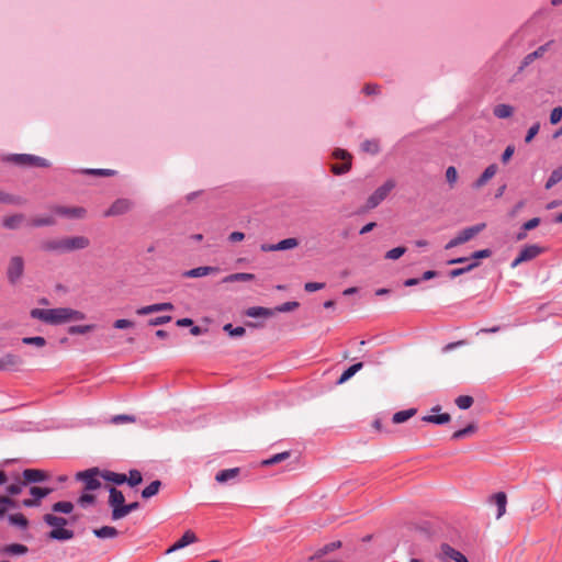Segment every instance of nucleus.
Returning <instances> with one entry per match:
<instances>
[{"mask_svg":"<svg viewBox=\"0 0 562 562\" xmlns=\"http://www.w3.org/2000/svg\"><path fill=\"white\" fill-rule=\"evenodd\" d=\"M31 316L52 325L64 324L71 321H82L86 318L82 312L68 307L47 310L34 308L31 311Z\"/></svg>","mask_w":562,"mask_h":562,"instance_id":"nucleus-1","label":"nucleus"},{"mask_svg":"<svg viewBox=\"0 0 562 562\" xmlns=\"http://www.w3.org/2000/svg\"><path fill=\"white\" fill-rule=\"evenodd\" d=\"M43 520L48 525L54 527V529L48 533V537L54 540H70L74 538V531L69 529H65L64 526L67 525V519L60 516H55L53 514H45L43 516Z\"/></svg>","mask_w":562,"mask_h":562,"instance_id":"nucleus-2","label":"nucleus"},{"mask_svg":"<svg viewBox=\"0 0 562 562\" xmlns=\"http://www.w3.org/2000/svg\"><path fill=\"white\" fill-rule=\"evenodd\" d=\"M3 160L20 167H48L46 159L30 154H12L5 156Z\"/></svg>","mask_w":562,"mask_h":562,"instance_id":"nucleus-3","label":"nucleus"},{"mask_svg":"<svg viewBox=\"0 0 562 562\" xmlns=\"http://www.w3.org/2000/svg\"><path fill=\"white\" fill-rule=\"evenodd\" d=\"M25 262L22 256L15 255L9 259L7 266V279L11 285H16L24 274Z\"/></svg>","mask_w":562,"mask_h":562,"instance_id":"nucleus-4","label":"nucleus"},{"mask_svg":"<svg viewBox=\"0 0 562 562\" xmlns=\"http://www.w3.org/2000/svg\"><path fill=\"white\" fill-rule=\"evenodd\" d=\"M100 477H102V471L98 468H91L86 471L78 472L76 480L83 483L86 492L95 491L101 487Z\"/></svg>","mask_w":562,"mask_h":562,"instance_id":"nucleus-5","label":"nucleus"},{"mask_svg":"<svg viewBox=\"0 0 562 562\" xmlns=\"http://www.w3.org/2000/svg\"><path fill=\"white\" fill-rule=\"evenodd\" d=\"M484 223H479L470 227H465L462 229L456 237H453L447 245L446 249H450L457 247L461 244H464L471 239H473L476 235H479L484 228Z\"/></svg>","mask_w":562,"mask_h":562,"instance_id":"nucleus-6","label":"nucleus"},{"mask_svg":"<svg viewBox=\"0 0 562 562\" xmlns=\"http://www.w3.org/2000/svg\"><path fill=\"white\" fill-rule=\"evenodd\" d=\"M109 491V499L108 504L111 507V519L119 520V515L121 513V508L125 506V497L123 493L117 490L115 486H110Z\"/></svg>","mask_w":562,"mask_h":562,"instance_id":"nucleus-7","label":"nucleus"},{"mask_svg":"<svg viewBox=\"0 0 562 562\" xmlns=\"http://www.w3.org/2000/svg\"><path fill=\"white\" fill-rule=\"evenodd\" d=\"M1 226L8 231L27 228V216L25 213H7L1 218Z\"/></svg>","mask_w":562,"mask_h":562,"instance_id":"nucleus-8","label":"nucleus"},{"mask_svg":"<svg viewBox=\"0 0 562 562\" xmlns=\"http://www.w3.org/2000/svg\"><path fill=\"white\" fill-rule=\"evenodd\" d=\"M395 187V182L393 180H387L381 187H379L368 199L367 206L369 209L376 207L392 191Z\"/></svg>","mask_w":562,"mask_h":562,"instance_id":"nucleus-9","label":"nucleus"},{"mask_svg":"<svg viewBox=\"0 0 562 562\" xmlns=\"http://www.w3.org/2000/svg\"><path fill=\"white\" fill-rule=\"evenodd\" d=\"M544 252V248L538 245L525 246L515 260L512 262V268H516L522 262L530 261Z\"/></svg>","mask_w":562,"mask_h":562,"instance_id":"nucleus-10","label":"nucleus"},{"mask_svg":"<svg viewBox=\"0 0 562 562\" xmlns=\"http://www.w3.org/2000/svg\"><path fill=\"white\" fill-rule=\"evenodd\" d=\"M437 558L443 562H448L452 560L454 562H469L467 557L460 551L456 550L451 546L447 543H442L440 546L439 552L437 553Z\"/></svg>","mask_w":562,"mask_h":562,"instance_id":"nucleus-11","label":"nucleus"},{"mask_svg":"<svg viewBox=\"0 0 562 562\" xmlns=\"http://www.w3.org/2000/svg\"><path fill=\"white\" fill-rule=\"evenodd\" d=\"M336 159H342L341 164L331 165V172L335 175H344L348 172L351 168V156L344 149H336L333 154Z\"/></svg>","mask_w":562,"mask_h":562,"instance_id":"nucleus-12","label":"nucleus"},{"mask_svg":"<svg viewBox=\"0 0 562 562\" xmlns=\"http://www.w3.org/2000/svg\"><path fill=\"white\" fill-rule=\"evenodd\" d=\"M55 223L54 216L49 213H30L27 216V228L52 226Z\"/></svg>","mask_w":562,"mask_h":562,"instance_id":"nucleus-13","label":"nucleus"},{"mask_svg":"<svg viewBox=\"0 0 562 562\" xmlns=\"http://www.w3.org/2000/svg\"><path fill=\"white\" fill-rule=\"evenodd\" d=\"M54 490L50 487L32 486L30 494L32 498L24 499L22 505L25 507H36L40 505L41 499L49 495Z\"/></svg>","mask_w":562,"mask_h":562,"instance_id":"nucleus-14","label":"nucleus"},{"mask_svg":"<svg viewBox=\"0 0 562 562\" xmlns=\"http://www.w3.org/2000/svg\"><path fill=\"white\" fill-rule=\"evenodd\" d=\"M299 246L296 238H286L277 244H262L260 249L265 252L293 249Z\"/></svg>","mask_w":562,"mask_h":562,"instance_id":"nucleus-15","label":"nucleus"},{"mask_svg":"<svg viewBox=\"0 0 562 562\" xmlns=\"http://www.w3.org/2000/svg\"><path fill=\"white\" fill-rule=\"evenodd\" d=\"M65 252L85 249L90 245V241L85 236H74L63 238Z\"/></svg>","mask_w":562,"mask_h":562,"instance_id":"nucleus-16","label":"nucleus"},{"mask_svg":"<svg viewBox=\"0 0 562 562\" xmlns=\"http://www.w3.org/2000/svg\"><path fill=\"white\" fill-rule=\"evenodd\" d=\"M221 272L218 267L214 266H202L187 270L182 273L183 278H202L210 274H217Z\"/></svg>","mask_w":562,"mask_h":562,"instance_id":"nucleus-17","label":"nucleus"},{"mask_svg":"<svg viewBox=\"0 0 562 562\" xmlns=\"http://www.w3.org/2000/svg\"><path fill=\"white\" fill-rule=\"evenodd\" d=\"M22 475L26 485L31 483L44 482L49 479V474L46 471L38 469H26L23 471Z\"/></svg>","mask_w":562,"mask_h":562,"instance_id":"nucleus-18","label":"nucleus"},{"mask_svg":"<svg viewBox=\"0 0 562 562\" xmlns=\"http://www.w3.org/2000/svg\"><path fill=\"white\" fill-rule=\"evenodd\" d=\"M175 308L173 304L170 302L165 303H156L147 306H143L136 310V314L139 316L149 315L157 312L162 311H172Z\"/></svg>","mask_w":562,"mask_h":562,"instance_id":"nucleus-19","label":"nucleus"},{"mask_svg":"<svg viewBox=\"0 0 562 562\" xmlns=\"http://www.w3.org/2000/svg\"><path fill=\"white\" fill-rule=\"evenodd\" d=\"M550 43H546L541 46H539L535 52L526 55L524 59L521 60V64L519 66V71H522L526 67H528L531 63H533L536 59L542 58L544 54L549 49Z\"/></svg>","mask_w":562,"mask_h":562,"instance_id":"nucleus-20","label":"nucleus"},{"mask_svg":"<svg viewBox=\"0 0 562 562\" xmlns=\"http://www.w3.org/2000/svg\"><path fill=\"white\" fill-rule=\"evenodd\" d=\"M23 360L18 355L8 352L0 358V371L1 370H13L20 367Z\"/></svg>","mask_w":562,"mask_h":562,"instance_id":"nucleus-21","label":"nucleus"},{"mask_svg":"<svg viewBox=\"0 0 562 562\" xmlns=\"http://www.w3.org/2000/svg\"><path fill=\"white\" fill-rule=\"evenodd\" d=\"M196 541H198V538H196L195 533L191 530H187L183 533V536L167 550V553H171L176 550L182 549V548H184L191 543H194Z\"/></svg>","mask_w":562,"mask_h":562,"instance_id":"nucleus-22","label":"nucleus"},{"mask_svg":"<svg viewBox=\"0 0 562 562\" xmlns=\"http://www.w3.org/2000/svg\"><path fill=\"white\" fill-rule=\"evenodd\" d=\"M490 503L497 507L496 518L499 519L506 513L507 496L504 492H497L490 497Z\"/></svg>","mask_w":562,"mask_h":562,"instance_id":"nucleus-23","label":"nucleus"},{"mask_svg":"<svg viewBox=\"0 0 562 562\" xmlns=\"http://www.w3.org/2000/svg\"><path fill=\"white\" fill-rule=\"evenodd\" d=\"M0 205L22 207L25 205L21 196H16L0 190Z\"/></svg>","mask_w":562,"mask_h":562,"instance_id":"nucleus-24","label":"nucleus"},{"mask_svg":"<svg viewBox=\"0 0 562 562\" xmlns=\"http://www.w3.org/2000/svg\"><path fill=\"white\" fill-rule=\"evenodd\" d=\"M497 172V166L495 164L490 165L479 179L473 183V188L480 189L484 187Z\"/></svg>","mask_w":562,"mask_h":562,"instance_id":"nucleus-25","label":"nucleus"},{"mask_svg":"<svg viewBox=\"0 0 562 562\" xmlns=\"http://www.w3.org/2000/svg\"><path fill=\"white\" fill-rule=\"evenodd\" d=\"M240 473V469L239 468H232V469H226V470H222L220 472L216 473L215 475V481L220 484H224V483H227L232 480H235L238 477Z\"/></svg>","mask_w":562,"mask_h":562,"instance_id":"nucleus-26","label":"nucleus"},{"mask_svg":"<svg viewBox=\"0 0 562 562\" xmlns=\"http://www.w3.org/2000/svg\"><path fill=\"white\" fill-rule=\"evenodd\" d=\"M341 546H342V543L339 540L329 542V543L323 546L322 548L317 549L315 551V553L311 557V560L321 559L324 555H326L337 549H340Z\"/></svg>","mask_w":562,"mask_h":562,"instance_id":"nucleus-27","label":"nucleus"},{"mask_svg":"<svg viewBox=\"0 0 562 562\" xmlns=\"http://www.w3.org/2000/svg\"><path fill=\"white\" fill-rule=\"evenodd\" d=\"M93 535L100 539H112L119 536V530L112 526H103L101 528L93 529Z\"/></svg>","mask_w":562,"mask_h":562,"instance_id":"nucleus-28","label":"nucleus"},{"mask_svg":"<svg viewBox=\"0 0 562 562\" xmlns=\"http://www.w3.org/2000/svg\"><path fill=\"white\" fill-rule=\"evenodd\" d=\"M255 279V274L247 273V272H236L226 276L222 282L223 283H232V282H246V281H252Z\"/></svg>","mask_w":562,"mask_h":562,"instance_id":"nucleus-29","label":"nucleus"},{"mask_svg":"<svg viewBox=\"0 0 562 562\" xmlns=\"http://www.w3.org/2000/svg\"><path fill=\"white\" fill-rule=\"evenodd\" d=\"M102 479L106 482H110L115 485H121L125 483V474L116 473L113 471L104 470L102 471Z\"/></svg>","mask_w":562,"mask_h":562,"instance_id":"nucleus-30","label":"nucleus"},{"mask_svg":"<svg viewBox=\"0 0 562 562\" xmlns=\"http://www.w3.org/2000/svg\"><path fill=\"white\" fill-rule=\"evenodd\" d=\"M245 314L249 317H270L274 314V311L267 307L254 306L247 308Z\"/></svg>","mask_w":562,"mask_h":562,"instance_id":"nucleus-31","label":"nucleus"},{"mask_svg":"<svg viewBox=\"0 0 562 562\" xmlns=\"http://www.w3.org/2000/svg\"><path fill=\"white\" fill-rule=\"evenodd\" d=\"M514 111H515L514 106H512L509 104L502 103V104H497L493 109V114L497 119H508L514 114Z\"/></svg>","mask_w":562,"mask_h":562,"instance_id":"nucleus-32","label":"nucleus"},{"mask_svg":"<svg viewBox=\"0 0 562 562\" xmlns=\"http://www.w3.org/2000/svg\"><path fill=\"white\" fill-rule=\"evenodd\" d=\"M425 423L443 425L451 420V416L448 413L437 414V415H426L422 418Z\"/></svg>","mask_w":562,"mask_h":562,"instance_id":"nucleus-33","label":"nucleus"},{"mask_svg":"<svg viewBox=\"0 0 562 562\" xmlns=\"http://www.w3.org/2000/svg\"><path fill=\"white\" fill-rule=\"evenodd\" d=\"M363 364L362 362H358L349 367L347 370L342 372L340 378L337 381V384H344L347 382L350 378H352L358 371L362 369Z\"/></svg>","mask_w":562,"mask_h":562,"instance_id":"nucleus-34","label":"nucleus"},{"mask_svg":"<svg viewBox=\"0 0 562 562\" xmlns=\"http://www.w3.org/2000/svg\"><path fill=\"white\" fill-rule=\"evenodd\" d=\"M417 413V409L416 408H408V409H405V411H400V412H396L393 417H392V422L394 424H401V423H404L406 422L407 419H409L411 417L415 416Z\"/></svg>","mask_w":562,"mask_h":562,"instance_id":"nucleus-35","label":"nucleus"},{"mask_svg":"<svg viewBox=\"0 0 562 562\" xmlns=\"http://www.w3.org/2000/svg\"><path fill=\"white\" fill-rule=\"evenodd\" d=\"M18 504L15 501L10 498L8 495H0V518L4 517L9 509L16 508Z\"/></svg>","mask_w":562,"mask_h":562,"instance_id":"nucleus-36","label":"nucleus"},{"mask_svg":"<svg viewBox=\"0 0 562 562\" xmlns=\"http://www.w3.org/2000/svg\"><path fill=\"white\" fill-rule=\"evenodd\" d=\"M27 547L20 543H13L4 547L0 554L7 553V554H14V555H21L27 552Z\"/></svg>","mask_w":562,"mask_h":562,"instance_id":"nucleus-37","label":"nucleus"},{"mask_svg":"<svg viewBox=\"0 0 562 562\" xmlns=\"http://www.w3.org/2000/svg\"><path fill=\"white\" fill-rule=\"evenodd\" d=\"M143 482L142 473L138 470H130L128 474H125V483L131 487H135Z\"/></svg>","mask_w":562,"mask_h":562,"instance_id":"nucleus-38","label":"nucleus"},{"mask_svg":"<svg viewBox=\"0 0 562 562\" xmlns=\"http://www.w3.org/2000/svg\"><path fill=\"white\" fill-rule=\"evenodd\" d=\"M160 486L161 482L159 480L153 481L148 486H146L142 491V497L148 499L155 496L159 492Z\"/></svg>","mask_w":562,"mask_h":562,"instance_id":"nucleus-39","label":"nucleus"},{"mask_svg":"<svg viewBox=\"0 0 562 562\" xmlns=\"http://www.w3.org/2000/svg\"><path fill=\"white\" fill-rule=\"evenodd\" d=\"M476 431V426L474 424L468 425L465 428L459 429L454 431L451 436L453 440H460L468 436L473 435Z\"/></svg>","mask_w":562,"mask_h":562,"instance_id":"nucleus-40","label":"nucleus"},{"mask_svg":"<svg viewBox=\"0 0 562 562\" xmlns=\"http://www.w3.org/2000/svg\"><path fill=\"white\" fill-rule=\"evenodd\" d=\"M42 248L46 251H58V252H65L64 250V240L61 239H55L46 241L42 245Z\"/></svg>","mask_w":562,"mask_h":562,"instance_id":"nucleus-41","label":"nucleus"},{"mask_svg":"<svg viewBox=\"0 0 562 562\" xmlns=\"http://www.w3.org/2000/svg\"><path fill=\"white\" fill-rule=\"evenodd\" d=\"M74 509V504L71 502L63 501L53 504L52 510L55 513L70 514Z\"/></svg>","mask_w":562,"mask_h":562,"instance_id":"nucleus-42","label":"nucleus"},{"mask_svg":"<svg viewBox=\"0 0 562 562\" xmlns=\"http://www.w3.org/2000/svg\"><path fill=\"white\" fill-rule=\"evenodd\" d=\"M289 457H290V452L289 451H283V452H280V453H277V454L272 456L271 458H269L267 460H263L261 462V464L265 465V467L273 465V464H277L279 462H282V461L286 460Z\"/></svg>","mask_w":562,"mask_h":562,"instance_id":"nucleus-43","label":"nucleus"},{"mask_svg":"<svg viewBox=\"0 0 562 562\" xmlns=\"http://www.w3.org/2000/svg\"><path fill=\"white\" fill-rule=\"evenodd\" d=\"M9 521L11 525L19 526L22 529H25L29 526V521L23 514L10 515Z\"/></svg>","mask_w":562,"mask_h":562,"instance_id":"nucleus-44","label":"nucleus"},{"mask_svg":"<svg viewBox=\"0 0 562 562\" xmlns=\"http://www.w3.org/2000/svg\"><path fill=\"white\" fill-rule=\"evenodd\" d=\"M95 328V325H76L68 328L70 335H83Z\"/></svg>","mask_w":562,"mask_h":562,"instance_id":"nucleus-45","label":"nucleus"},{"mask_svg":"<svg viewBox=\"0 0 562 562\" xmlns=\"http://www.w3.org/2000/svg\"><path fill=\"white\" fill-rule=\"evenodd\" d=\"M473 397L472 396H469V395H460L456 398V405L460 408V409H468L472 406L473 404Z\"/></svg>","mask_w":562,"mask_h":562,"instance_id":"nucleus-46","label":"nucleus"},{"mask_svg":"<svg viewBox=\"0 0 562 562\" xmlns=\"http://www.w3.org/2000/svg\"><path fill=\"white\" fill-rule=\"evenodd\" d=\"M562 180V169H555L551 172L547 183L546 189H550L555 186L558 182Z\"/></svg>","mask_w":562,"mask_h":562,"instance_id":"nucleus-47","label":"nucleus"},{"mask_svg":"<svg viewBox=\"0 0 562 562\" xmlns=\"http://www.w3.org/2000/svg\"><path fill=\"white\" fill-rule=\"evenodd\" d=\"M223 329L231 336V337H241L245 334V328L241 326L233 327L232 324L224 325Z\"/></svg>","mask_w":562,"mask_h":562,"instance_id":"nucleus-48","label":"nucleus"},{"mask_svg":"<svg viewBox=\"0 0 562 562\" xmlns=\"http://www.w3.org/2000/svg\"><path fill=\"white\" fill-rule=\"evenodd\" d=\"M361 146L364 151L370 153L372 155L378 154L380 149L379 143L376 140L371 139L364 140Z\"/></svg>","mask_w":562,"mask_h":562,"instance_id":"nucleus-49","label":"nucleus"},{"mask_svg":"<svg viewBox=\"0 0 562 562\" xmlns=\"http://www.w3.org/2000/svg\"><path fill=\"white\" fill-rule=\"evenodd\" d=\"M446 180L451 188L456 184V182L458 180V171H457L456 167L450 166L447 168Z\"/></svg>","mask_w":562,"mask_h":562,"instance_id":"nucleus-50","label":"nucleus"},{"mask_svg":"<svg viewBox=\"0 0 562 562\" xmlns=\"http://www.w3.org/2000/svg\"><path fill=\"white\" fill-rule=\"evenodd\" d=\"M22 342L25 345H34L36 347H44L46 345V340L44 337L36 336V337H24L22 339Z\"/></svg>","mask_w":562,"mask_h":562,"instance_id":"nucleus-51","label":"nucleus"},{"mask_svg":"<svg viewBox=\"0 0 562 562\" xmlns=\"http://www.w3.org/2000/svg\"><path fill=\"white\" fill-rule=\"evenodd\" d=\"M138 507H139V504L137 502L125 504V506H123L121 508V513L119 515V520L123 519L124 517L130 515L132 512L136 510Z\"/></svg>","mask_w":562,"mask_h":562,"instance_id":"nucleus-52","label":"nucleus"},{"mask_svg":"<svg viewBox=\"0 0 562 562\" xmlns=\"http://www.w3.org/2000/svg\"><path fill=\"white\" fill-rule=\"evenodd\" d=\"M405 252H406V248L405 247H396V248H393V249L389 250L385 254V258L390 259V260H396L400 257H402Z\"/></svg>","mask_w":562,"mask_h":562,"instance_id":"nucleus-53","label":"nucleus"},{"mask_svg":"<svg viewBox=\"0 0 562 562\" xmlns=\"http://www.w3.org/2000/svg\"><path fill=\"white\" fill-rule=\"evenodd\" d=\"M24 486H26V484L24 483V480H22L16 483H12V484L8 485L7 492L10 495H19L22 492Z\"/></svg>","mask_w":562,"mask_h":562,"instance_id":"nucleus-54","label":"nucleus"},{"mask_svg":"<svg viewBox=\"0 0 562 562\" xmlns=\"http://www.w3.org/2000/svg\"><path fill=\"white\" fill-rule=\"evenodd\" d=\"M133 203L130 201V200H117L113 206H112V210L111 211H126L131 207H133Z\"/></svg>","mask_w":562,"mask_h":562,"instance_id":"nucleus-55","label":"nucleus"},{"mask_svg":"<svg viewBox=\"0 0 562 562\" xmlns=\"http://www.w3.org/2000/svg\"><path fill=\"white\" fill-rule=\"evenodd\" d=\"M297 307H299L297 302H285L281 305L277 306L273 311L279 312V313H286V312L294 311Z\"/></svg>","mask_w":562,"mask_h":562,"instance_id":"nucleus-56","label":"nucleus"},{"mask_svg":"<svg viewBox=\"0 0 562 562\" xmlns=\"http://www.w3.org/2000/svg\"><path fill=\"white\" fill-rule=\"evenodd\" d=\"M135 323L131 319L121 318L113 323L115 329H127L134 327Z\"/></svg>","mask_w":562,"mask_h":562,"instance_id":"nucleus-57","label":"nucleus"},{"mask_svg":"<svg viewBox=\"0 0 562 562\" xmlns=\"http://www.w3.org/2000/svg\"><path fill=\"white\" fill-rule=\"evenodd\" d=\"M94 502H95V496L93 494H90V493H83L78 498V504L81 505L82 507H86L88 505H92V504H94Z\"/></svg>","mask_w":562,"mask_h":562,"instance_id":"nucleus-58","label":"nucleus"},{"mask_svg":"<svg viewBox=\"0 0 562 562\" xmlns=\"http://www.w3.org/2000/svg\"><path fill=\"white\" fill-rule=\"evenodd\" d=\"M477 265H479L477 262H473V263H471V265H469V266H467L464 268L453 269V270H451L449 272V276L451 278H457V277H459V276H461V274H463V273L474 269L475 267H477Z\"/></svg>","mask_w":562,"mask_h":562,"instance_id":"nucleus-59","label":"nucleus"},{"mask_svg":"<svg viewBox=\"0 0 562 562\" xmlns=\"http://www.w3.org/2000/svg\"><path fill=\"white\" fill-rule=\"evenodd\" d=\"M172 319L170 315H162L148 321L149 326H159L169 323Z\"/></svg>","mask_w":562,"mask_h":562,"instance_id":"nucleus-60","label":"nucleus"},{"mask_svg":"<svg viewBox=\"0 0 562 562\" xmlns=\"http://www.w3.org/2000/svg\"><path fill=\"white\" fill-rule=\"evenodd\" d=\"M562 120V108L557 106L550 113V123L558 124Z\"/></svg>","mask_w":562,"mask_h":562,"instance_id":"nucleus-61","label":"nucleus"},{"mask_svg":"<svg viewBox=\"0 0 562 562\" xmlns=\"http://www.w3.org/2000/svg\"><path fill=\"white\" fill-rule=\"evenodd\" d=\"M539 130H540V123H538V122H537V123H535V124H533V125L528 130L527 135H526V137H525V142H526V143H530V142L535 138V136L538 134Z\"/></svg>","mask_w":562,"mask_h":562,"instance_id":"nucleus-62","label":"nucleus"},{"mask_svg":"<svg viewBox=\"0 0 562 562\" xmlns=\"http://www.w3.org/2000/svg\"><path fill=\"white\" fill-rule=\"evenodd\" d=\"M324 288H325V283H323V282H306L304 284V290L306 292H315V291L322 290Z\"/></svg>","mask_w":562,"mask_h":562,"instance_id":"nucleus-63","label":"nucleus"},{"mask_svg":"<svg viewBox=\"0 0 562 562\" xmlns=\"http://www.w3.org/2000/svg\"><path fill=\"white\" fill-rule=\"evenodd\" d=\"M514 151H515L514 146H512V145L507 146L502 155V162L507 164L509 161V159L512 158Z\"/></svg>","mask_w":562,"mask_h":562,"instance_id":"nucleus-64","label":"nucleus"}]
</instances>
